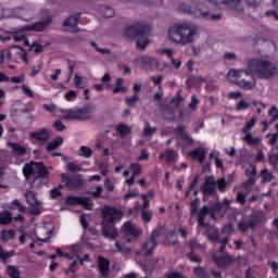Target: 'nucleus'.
Returning a JSON list of instances; mask_svg holds the SVG:
<instances>
[{
    "label": "nucleus",
    "mask_w": 278,
    "mask_h": 278,
    "mask_svg": "<svg viewBox=\"0 0 278 278\" xmlns=\"http://www.w3.org/2000/svg\"><path fill=\"white\" fill-rule=\"evenodd\" d=\"M199 25L192 22H182L168 29V38L174 45L186 47V45H192L199 39Z\"/></svg>",
    "instance_id": "obj_1"
},
{
    "label": "nucleus",
    "mask_w": 278,
    "mask_h": 278,
    "mask_svg": "<svg viewBox=\"0 0 278 278\" xmlns=\"http://www.w3.org/2000/svg\"><path fill=\"white\" fill-rule=\"evenodd\" d=\"M101 214L102 236L109 240H116V238H118V228H116V223H118L125 214L123 211L112 206H104Z\"/></svg>",
    "instance_id": "obj_2"
},
{
    "label": "nucleus",
    "mask_w": 278,
    "mask_h": 278,
    "mask_svg": "<svg viewBox=\"0 0 278 278\" xmlns=\"http://www.w3.org/2000/svg\"><path fill=\"white\" fill-rule=\"evenodd\" d=\"M23 175L25 179H29L31 175L35 177L30 184V188H42L49 184V169L45 167L42 162L35 163L30 162L23 167Z\"/></svg>",
    "instance_id": "obj_3"
},
{
    "label": "nucleus",
    "mask_w": 278,
    "mask_h": 278,
    "mask_svg": "<svg viewBox=\"0 0 278 278\" xmlns=\"http://www.w3.org/2000/svg\"><path fill=\"white\" fill-rule=\"evenodd\" d=\"M248 68L250 73L256 75L261 79H273L278 73L277 65L270 61L252 59L248 61Z\"/></svg>",
    "instance_id": "obj_4"
},
{
    "label": "nucleus",
    "mask_w": 278,
    "mask_h": 278,
    "mask_svg": "<svg viewBox=\"0 0 278 278\" xmlns=\"http://www.w3.org/2000/svg\"><path fill=\"white\" fill-rule=\"evenodd\" d=\"M94 105L87 104L81 109H70L64 111L62 115L63 121H78L80 123H86L93 118Z\"/></svg>",
    "instance_id": "obj_5"
},
{
    "label": "nucleus",
    "mask_w": 278,
    "mask_h": 278,
    "mask_svg": "<svg viewBox=\"0 0 278 278\" xmlns=\"http://www.w3.org/2000/svg\"><path fill=\"white\" fill-rule=\"evenodd\" d=\"M242 77H253V73L249 70V65L247 66V70H230L228 72V79L230 81H236L240 88H243L244 90H253L255 88V85Z\"/></svg>",
    "instance_id": "obj_6"
},
{
    "label": "nucleus",
    "mask_w": 278,
    "mask_h": 278,
    "mask_svg": "<svg viewBox=\"0 0 278 278\" xmlns=\"http://www.w3.org/2000/svg\"><path fill=\"white\" fill-rule=\"evenodd\" d=\"M147 31H149V27L140 22H137L125 28L124 36L126 38H130L131 40H137L142 38V36H147Z\"/></svg>",
    "instance_id": "obj_7"
},
{
    "label": "nucleus",
    "mask_w": 278,
    "mask_h": 278,
    "mask_svg": "<svg viewBox=\"0 0 278 278\" xmlns=\"http://www.w3.org/2000/svg\"><path fill=\"white\" fill-rule=\"evenodd\" d=\"M62 181L68 190H80L84 187V177L81 174H61Z\"/></svg>",
    "instance_id": "obj_8"
},
{
    "label": "nucleus",
    "mask_w": 278,
    "mask_h": 278,
    "mask_svg": "<svg viewBox=\"0 0 278 278\" xmlns=\"http://www.w3.org/2000/svg\"><path fill=\"white\" fill-rule=\"evenodd\" d=\"M66 205H81L85 210H92L94 202L88 197L70 195L65 200Z\"/></svg>",
    "instance_id": "obj_9"
},
{
    "label": "nucleus",
    "mask_w": 278,
    "mask_h": 278,
    "mask_svg": "<svg viewBox=\"0 0 278 278\" xmlns=\"http://www.w3.org/2000/svg\"><path fill=\"white\" fill-rule=\"evenodd\" d=\"M81 17L80 13H75L71 16H68L64 22H63V29L65 31H70L71 34H79V18Z\"/></svg>",
    "instance_id": "obj_10"
},
{
    "label": "nucleus",
    "mask_w": 278,
    "mask_h": 278,
    "mask_svg": "<svg viewBox=\"0 0 278 278\" xmlns=\"http://www.w3.org/2000/svg\"><path fill=\"white\" fill-rule=\"evenodd\" d=\"M24 197L26 203L30 205L29 212L34 216H38L42 210L40 208V201H38V198H36V193H34V191H27Z\"/></svg>",
    "instance_id": "obj_11"
},
{
    "label": "nucleus",
    "mask_w": 278,
    "mask_h": 278,
    "mask_svg": "<svg viewBox=\"0 0 278 278\" xmlns=\"http://www.w3.org/2000/svg\"><path fill=\"white\" fill-rule=\"evenodd\" d=\"M201 192L207 197L216 194V179L214 176H205L204 184L201 185Z\"/></svg>",
    "instance_id": "obj_12"
},
{
    "label": "nucleus",
    "mask_w": 278,
    "mask_h": 278,
    "mask_svg": "<svg viewBox=\"0 0 278 278\" xmlns=\"http://www.w3.org/2000/svg\"><path fill=\"white\" fill-rule=\"evenodd\" d=\"M49 25H51V17L48 16L33 25L23 26L21 31H45Z\"/></svg>",
    "instance_id": "obj_13"
},
{
    "label": "nucleus",
    "mask_w": 278,
    "mask_h": 278,
    "mask_svg": "<svg viewBox=\"0 0 278 278\" xmlns=\"http://www.w3.org/2000/svg\"><path fill=\"white\" fill-rule=\"evenodd\" d=\"M205 225L206 226H200V228H198V231L204 229L203 235L206 236L211 242H216L218 238H220V235L218 233V228L214 227L211 224Z\"/></svg>",
    "instance_id": "obj_14"
},
{
    "label": "nucleus",
    "mask_w": 278,
    "mask_h": 278,
    "mask_svg": "<svg viewBox=\"0 0 278 278\" xmlns=\"http://www.w3.org/2000/svg\"><path fill=\"white\" fill-rule=\"evenodd\" d=\"M208 1V3H213V5H218V4H224L227 5L228 8H230V10H236L237 12H244V10H242L240 8V3L242 0H206Z\"/></svg>",
    "instance_id": "obj_15"
},
{
    "label": "nucleus",
    "mask_w": 278,
    "mask_h": 278,
    "mask_svg": "<svg viewBox=\"0 0 278 278\" xmlns=\"http://www.w3.org/2000/svg\"><path fill=\"white\" fill-rule=\"evenodd\" d=\"M175 134L181 138L182 142H185L186 147H192L194 144V139L191 138L190 134L186 131V126L180 125L174 129Z\"/></svg>",
    "instance_id": "obj_16"
},
{
    "label": "nucleus",
    "mask_w": 278,
    "mask_h": 278,
    "mask_svg": "<svg viewBox=\"0 0 278 278\" xmlns=\"http://www.w3.org/2000/svg\"><path fill=\"white\" fill-rule=\"evenodd\" d=\"M195 18H205L206 21H220L223 18L222 13L211 14L210 11H203L202 9H195Z\"/></svg>",
    "instance_id": "obj_17"
},
{
    "label": "nucleus",
    "mask_w": 278,
    "mask_h": 278,
    "mask_svg": "<svg viewBox=\"0 0 278 278\" xmlns=\"http://www.w3.org/2000/svg\"><path fill=\"white\" fill-rule=\"evenodd\" d=\"M29 136L30 138H33V140H38L39 142H42V144L51 140V135L49 134V130H47V128H41L37 131H33L29 134Z\"/></svg>",
    "instance_id": "obj_18"
},
{
    "label": "nucleus",
    "mask_w": 278,
    "mask_h": 278,
    "mask_svg": "<svg viewBox=\"0 0 278 278\" xmlns=\"http://www.w3.org/2000/svg\"><path fill=\"white\" fill-rule=\"evenodd\" d=\"M157 248V241L149 238L141 247V253L144 257L153 255V251Z\"/></svg>",
    "instance_id": "obj_19"
},
{
    "label": "nucleus",
    "mask_w": 278,
    "mask_h": 278,
    "mask_svg": "<svg viewBox=\"0 0 278 278\" xmlns=\"http://www.w3.org/2000/svg\"><path fill=\"white\" fill-rule=\"evenodd\" d=\"M98 268L101 277H110V261L103 256H98Z\"/></svg>",
    "instance_id": "obj_20"
},
{
    "label": "nucleus",
    "mask_w": 278,
    "mask_h": 278,
    "mask_svg": "<svg viewBox=\"0 0 278 278\" xmlns=\"http://www.w3.org/2000/svg\"><path fill=\"white\" fill-rule=\"evenodd\" d=\"M213 260H214L216 266H218V268H225L233 262V257H231V255H229L228 253L223 254L220 256L214 255Z\"/></svg>",
    "instance_id": "obj_21"
},
{
    "label": "nucleus",
    "mask_w": 278,
    "mask_h": 278,
    "mask_svg": "<svg viewBox=\"0 0 278 278\" xmlns=\"http://www.w3.org/2000/svg\"><path fill=\"white\" fill-rule=\"evenodd\" d=\"M51 231L47 229V226H39L35 229V236L37 240L40 242H49V236H51Z\"/></svg>",
    "instance_id": "obj_22"
},
{
    "label": "nucleus",
    "mask_w": 278,
    "mask_h": 278,
    "mask_svg": "<svg viewBox=\"0 0 278 278\" xmlns=\"http://www.w3.org/2000/svg\"><path fill=\"white\" fill-rule=\"evenodd\" d=\"M129 169L132 172V175L126 180V184H128V186H134V184H136V177H140V175H142V166L137 163H131Z\"/></svg>",
    "instance_id": "obj_23"
},
{
    "label": "nucleus",
    "mask_w": 278,
    "mask_h": 278,
    "mask_svg": "<svg viewBox=\"0 0 278 278\" xmlns=\"http://www.w3.org/2000/svg\"><path fill=\"white\" fill-rule=\"evenodd\" d=\"M123 231L126 236H134V238H138V236H142V231L136 228V225L131 222H126L123 226Z\"/></svg>",
    "instance_id": "obj_24"
},
{
    "label": "nucleus",
    "mask_w": 278,
    "mask_h": 278,
    "mask_svg": "<svg viewBox=\"0 0 278 278\" xmlns=\"http://www.w3.org/2000/svg\"><path fill=\"white\" fill-rule=\"evenodd\" d=\"M9 149H11V153L13 155H16L17 157H23V155H25V153H27V149L23 146H21V143H16V142H8L7 143Z\"/></svg>",
    "instance_id": "obj_25"
},
{
    "label": "nucleus",
    "mask_w": 278,
    "mask_h": 278,
    "mask_svg": "<svg viewBox=\"0 0 278 278\" xmlns=\"http://www.w3.org/2000/svg\"><path fill=\"white\" fill-rule=\"evenodd\" d=\"M207 215H211L210 213V207H207V205H204L200 211H199V214H198V228L200 227H206V225L208 223H205V217Z\"/></svg>",
    "instance_id": "obj_26"
},
{
    "label": "nucleus",
    "mask_w": 278,
    "mask_h": 278,
    "mask_svg": "<svg viewBox=\"0 0 278 278\" xmlns=\"http://www.w3.org/2000/svg\"><path fill=\"white\" fill-rule=\"evenodd\" d=\"M250 220L253 223L254 227L261 225V223H266V213L263 211H254Z\"/></svg>",
    "instance_id": "obj_27"
},
{
    "label": "nucleus",
    "mask_w": 278,
    "mask_h": 278,
    "mask_svg": "<svg viewBox=\"0 0 278 278\" xmlns=\"http://www.w3.org/2000/svg\"><path fill=\"white\" fill-rule=\"evenodd\" d=\"M205 155H207V152L203 148H197L195 150H192L189 153V156L193 160H199L201 164L205 161Z\"/></svg>",
    "instance_id": "obj_28"
},
{
    "label": "nucleus",
    "mask_w": 278,
    "mask_h": 278,
    "mask_svg": "<svg viewBox=\"0 0 278 278\" xmlns=\"http://www.w3.org/2000/svg\"><path fill=\"white\" fill-rule=\"evenodd\" d=\"M177 157V152L173 149H167L164 153L160 154V160H166L167 164H173Z\"/></svg>",
    "instance_id": "obj_29"
},
{
    "label": "nucleus",
    "mask_w": 278,
    "mask_h": 278,
    "mask_svg": "<svg viewBox=\"0 0 278 278\" xmlns=\"http://www.w3.org/2000/svg\"><path fill=\"white\" fill-rule=\"evenodd\" d=\"M140 62L146 64V66H150V68H157L160 66V61L155 58H151L149 55H143L140 58Z\"/></svg>",
    "instance_id": "obj_30"
},
{
    "label": "nucleus",
    "mask_w": 278,
    "mask_h": 278,
    "mask_svg": "<svg viewBox=\"0 0 278 278\" xmlns=\"http://www.w3.org/2000/svg\"><path fill=\"white\" fill-rule=\"evenodd\" d=\"M255 226L254 224L251 222V219L249 220H240L238 223V229L239 231H241V233H247V231H249V229H253Z\"/></svg>",
    "instance_id": "obj_31"
},
{
    "label": "nucleus",
    "mask_w": 278,
    "mask_h": 278,
    "mask_svg": "<svg viewBox=\"0 0 278 278\" xmlns=\"http://www.w3.org/2000/svg\"><path fill=\"white\" fill-rule=\"evenodd\" d=\"M63 142H64V138H62V136H59L54 138L52 141H50L46 149L49 152L55 151V149H58V147H61Z\"/></svg>",
    "instance_id": "obj_32"
},
{
    "label": "nucleus",
    "mask_w": 278,
    "mask_h": 278,
    "mask_svg": "<svg viewBox=\"0 0 278 278\" xmlns=\"http://www.w3.org/2000/svg\"><path fill=\"white\" fill-rule=\"evenodd\" d=\"M116 131L122 138H127L128 134H131V128L125 124H118Z\"/></svg>",
    "instance_id": "obj_33"
},
{
    "label": "nucleus",
    "mask_w": 278,
    "mask_h": 278,
    "mask_svg": "<svg viewBox=\"0 0 278 278\" xmlns=\"http://www.w3.org/2000/svg\"><path fill=\"white\" fill-rule=\"evenodd\" d=\"M14 236H16V230H14V229L1 231L2 242H10V240H14Z\"/></svg>",
    "instance_id": "obj_34"
},
{
    "label": "nucleus",
    "mask_w": 278,
    "mask_h": 278,
    "mask_svg": "<svg viewBox=\"0 0 278 278\" xmlns=\"http://www.w3.org/2000/svg\"><path fill=\"white\" fill-rule=\"evenodd\" d=\"M12 223V212L3 211L0 213V225H10Z\"/></svg>",
    "instance_id": "obj_35"
},
{
    "label": "nucleus",
    "mask_w": 278,
    "mask_h": 278,
    "mask_svg": "<svg viewBox=\"0 0 278 278\" xmlns=\"http://www.w3.org/2000/svg\"><path fill=\"white\" fill-rule=\"evenodd\" d=\"M136 47L137 49H140V51H144V49L149 47V39H147V34L137 39Z\"/></svg>",
    "instance_id": "obj_36"
},
{
    "label": "nucleus",
    "mask_w": 278,
    "mask_h": 278,
    "mask_svg": "<svg viewBox=\"0 0 278 278\" xmlns=\"http://www.w3.org/2000/svg\"><path fill=\"white\" fill-rule=\"evenodd\" d=\"M178 10H180V12H184L185 14H193V16H194V12H197V9H194L192 4H188V3H180L178 5Z\"/></svg>",
    "instance_id": "obj_37"
},
{
    "label": "nucleus",
    "mask_w": 278,
    "mask_h": 278,
    "mask_svg": "<svg viewBox=\"0 0 278 278\" xmlns=\"http://www.w3.org/2000/svg\"><path fill=\"white\" fill-rule=\"evenodd\" d=\"M73 84L76 88H87L88 83L84 81V77H80L79 74H75Z\"/></svg>",
    "instance_id": "obj_38"
},
{
    "label": "nucleus",
    "mask_w": 278,
    "mask_h": 278,
    "mask_svg": "<svg viewBox=\"0 0 278 278\" xmlns=\"http://www.w3.org/2000/svg\"><path fill=\"white\" fill-rule=\"evenodd\" d=\"M222 210H223V204L222 203L212 204V206L210 208L211 218L216 220V214H220Z\"/></svg>",
    "instance_id": "obj_39"
},
{
    "label": "nucleus",
    "mask_w": 278,
    "mask_h": 278,
    "mask_svg": "<svg viewBox=\"0 0 278 278\" xmlns=\"http://www.w3.org/2000/svg\"><path fill=\"white\" fill-rule=\"evenodd\" d=\"M163 236H164V226L154 229L150 236V239L154 240V242H157V240H160V238H163Z\"/></svg>",
    "instance_id": "obj_40"
},
{
    "label": "nucleus",
    "mask_w": 278,
    "mask_h": 278,
    "mask_svg": "<svg viewBox=\"0 0 278 278\" xmlns=\"http://www.w3.org/2000/svg\"><path fill=\"white\" fill-rule=\"evenodd\" d=\"M78 155L80 157H85V160H89V157H92V149L89 147L83 146L78 152Z\"/></svg>",
    "instance_id": "obj_41"
},
{
    "label": "nucleus",
    "mask_w": 278,
    "mask_h": 278,
    "mask_svg": "<svg viewBox=\"0 0 278 278\" xmlns=\"http://www.w3.org/2000/svg\"><path fill=\"white\" fill-rule=\"evenodd\" d=\"M242 140L248 142V144H260V142H262L261 138H253L251 132H247Z\"/></svg>",
    "instance_id": "obj_42"
},
{
    "label": "nucleus",
    "mask_w": 278,
    "mask_h": 278,
    "mask_svg": "<svg viewBox=\"0 0 278 278\" xmlns=\"http://www.w3.org/2000/svg\"><path fill=\"white\" fill-rule=\"evenodd\" d=\"M153 134H157V127H151L149 122H146L144 129H143V136L148 138L149 136H153Z\"/></svg>",
    "instance_id": "obj_43"
},
{
    "label": "nucleus",
    "mask_w": 278,
    "mask_h": 278,
    "mask_svg": "<svg viewBox=\"0 0 278 278\" xmlns=\"http://www.w3.org/2000/svg\"><path fill=\"white\" fill-rule=\"evenodd\" d=\"M188 247H189V249H191L190 252H195L197 249H200V251H203V249H204V245L199 243V241H197V239H190L188 241Z\"/></svg>",
    "instance_id": "obj_44"
},
{
    "label": "nucleus",
    "mask_w": 278,
    "mask_h": 278,
    "mask_svg": "<svg viewBox=\"0 0 278 278\" xmlns=\"http://www.w3.org/2000/svg\"><path fill=\"white\" fill-rule=\"evenodd\" d=\"M193 273L194 275H197V277L210 278V275H207V270L202 266L194 267Z\"/></svg>",
    "instance_id": "obj_45"
},
{
    "label": "nucleus",
    "mask_w": 278,
    "mask_h": 278,
    "mask_svg": "<svg viewBox=\"0 0 278 278\" xmlns=\"http://www.w3.org/2000/svg\"><path fill=\"white\" fill-rule=\"evenodd\" d=\"M255 123H257V117H252L251 121L241 129L242 134H249V131L255 127Z\"/></svg>",
    "instance_id": "obj_46"
},
{
    "label": "nucleus",
    "mask_w": 278,
    "mask_h": 278,
    "mask_svg": "<svg viewBox=\"0 0 278 278\" xmlns=\"http://www.w3.org/2000/svg\"><path fill=\"white\" fill-rule=\"evenodd\" d=\"M101 14L104 18H112L114 16V9L112 7H102Z\"/></svg>",
    "instance_id": "obj_47"
},
{
    "label": "nucleus",
    "mask_w": 278,
    "mask_h": 278,
    "mask_svg": "<svg viewBox=\"0 0 278 278\" xmlns=\"http://www.w3.org/2000/svg\"><path fill=\"white\" fill-rule=\"evenodd\" d=\"M261 178L263 184H268L273 181V174L268 172V169H263L261 172Z\"/></svg>",
    "instance_id": "obj_48"
},
{
    "label": "nucleus",
    "mask_w": 278,
    "mask_h": 278,
    "mask_svg": "<svg viewBox=\"0 0 278 278\" xmlns=\"http://www.w3.org/2000/svg\"><path fill=\"white\" fill-rule=\"evenodd\" d=\"M268 116L271 117L269 121V125H273V123H276L278 121V109L277 106H271V109L268 111Z\"/></svg>",
    "instance_id": "obj_49"
},
{
    "label": "nucleus",
    "mask_w": 278,
    "mask_h": 278,
    "mask_svg": "<svg viewBox=\"0 0 278 278\" xmlns=\"http://www.w3.org/2000/svg\"><path fill=\"white\" fill-rule=\"evenodd\" d=\"M138 101H140V97H138V94H134L130 98H126L125 103L128 108H136V103H138Z\"/></svg>",
    "instance_id": "obj_50"
},
{
    "label": "nucleus",
    "mask_w": 278,
    "mask_h": 278,
    "mask_svg": "<svg viewBox=\"0 0 278 278\" xmlns=\"http://www.w3.org/2000/svg\"><path fill=\"white\" fill-rule=\"evenodd\" d=\"M218 188L219 192H225L227 190V180L225 178H219L215 180V188Z\"/></svg>",
    "instance_id": "obj_51"
},
{
    "label": "nucleus",
    "mask_w": 278,
    "mask_h": 278,
    "mask_svg": "<svg viewBox=\"0 0 278 278\" xmlns=\"http://www.w3.org/2000/svg\"><path fill=\"white\" fill-rule=\"evenodd\" d=\"M11 49H17L18 55L21 56L23 62L27 64L28 60H27V52L25 51V49H23L21 46H12Z\"/></svg>",
    "instance_id": "obj_52"
},
{
    "label": "nucleus",
    "mask_w": 278,
    "mask_h": 278,
    "mask_svg": "<svg viewBox=\"0 0 278 278\" xmlns=\"http://www.w3.org/2000/svg\"><path fill=\"white\" fill-rule=\"evenodd\" d=\"M8 275L11 278H21V271L15 266H9L8 267Z\"/></svg>",
    "instance_id": "obj_53"
},
{
    "label": "nucleus",
    "mask_w": 278,
    "mask_h": 278,
    "mask_svg": "<svg viewBox=\"0 0 278 278\" xmlns=\"http://www.w3.org/2000/svg\"><path fill=\"white\" fill-rule=\"evenodd\" d=\"M17 10L21 11L22 16H30L29 18L34 16V9H31L30 7H21Z\"/></svg>",
    "instance_id": "obj_54"
},
{
    "label": "nucleus",
    "mask_w": 278,
    "mask_h": 278,
    "mask_svg": "<svg viewBox=\"0 0 278 278\" xmlns=\"http://www.w3.org/2000/svg\"><path fill=\"white\" fill-rule=\"evenodd\" d=\"M5 60H12V52H10V49H5L0 54V64H3Z\"/></svg>",
    "instance_id": "obj_55"
},
{
    "label": "nucleus",
    "mask_w": 278,
    "mask_h": 278,
    "mask_svg": "<svg viewBox=\"0 0 278 278\" xmlns=\"http://www.w3.org/2000/svg\"><path fill=\"white\" fill-rule=\"evenodd\" d=\"M141 218L144 223H151V220L153 219V212L142 211L141 212Z\"/></svg>",
    "instance_id": "obj_56"
},
{
    "label": "nucleus",
    "mask_w": 278,
    "mask_h": 278,
    "mask_svg": "<svg viewBox=\"0 0 278 278\" xmlns=\"http://www.w3.org/2000/svg\"><path fill=\"white\" fill-rule=\"evenodd\" d=\"M187 257L189 262H192L193 264H201L202 260L198 255L194 254V252L187 253Z\"/></svg>",
    "instance_id": "obj_57"
},
{
    "label": "nucleus",
    "mask_w": 278,
    "mask_h": 278,
    "mask_svg": "<svg viewBox=\"0 0 278 278\" xmlns=\"http://www.w3.org/2000/svg\"><path fill=\"white\" fill-rule=\"evenodd\" d=\"M10 257H14V251L3 252V248L0 245V260H10Z\"/></svg>",
    "instance_id": "obj_58"
},
{
    "label": "nucleus",
    "mask_w": 278,
    "mask_h": 278,
    "mask_svg": "<svg viewBox=\"0 0 278 278\" xmlns=\"http://www.w3.org/2000/svg\"><path fill=\"white\" fill-rule=\"evenodd\" d=\"M180 92L181 91H178L176 97L174 99H172V103L174 105H176V108H179V105H181V103H184V97H181Z\"/></svg>",
    "instance_id": "obj_59"
},
{
    "label": "nucleus",
    "mask_w": 278,
    "mask_h": 278,
    "mask_svg": "<svg viewBox=\"0 0 278 278\" xmlns=\"http://www.w3.org/2000/svg\"><path fill=\"white\" fill-rule=\"evenodd\" d=\"M249 108H250V104H249L247 101L241 100V101H239V103L237 104L236 111H237V112H241V110H249Z\"/></svg>",
    "instance_id": "obj_60"
},
{
    "label": "nucleus",
    "mask_w": 278,
    "mask_h": 278,
    "mask_svg": "<svg viewBox=\"0 0 278 278\" xmlns=\"http://www.w3.org/2000/svg\"><path fill=\"white\" fill-rule=\"evenodd\" d=\"M266 138H269V144L270 147H275V144H277V140H278V132L275 134H267Z\"/></svg>",
    "instance_id": "obj_61"
},
{
    "label": "nucleus",
    "mask_w": 278,
    "mask_h": 278,
    "mask_svg": "<svg viewBox=\"0 0 278 278\" xmlns=\"http://www.w3.org/2000/svg\"><path fill=\"white\" fill-rule=\"evenodd\" d=\"M53 127L56 131H64L66 129V126L60 119H56L53 123Z\"/></svg>",
    "instance_id": "obj_62"
},
{
    "label": "nucleus",
    "mask_w": 278,
    "mask_h": 278,
    "mask_svg": "<svg viewBox=\"0 0 278 278\" xmlns=\"http://www.w3.org/2000/svg\"><path fill=\"white\" fill-rule=\"evenodd\" d=\"M197 105H199V98H197V96L193 94L191 97V102L189 103V108L194 112L197 110Z\"/></svg>",
    "instance_id": "obj_63"
},
{
    "label": "nucleus",
    "mask_w": 278,
    "mask_h": 278,
    "mask_svg": "<svg viewBox=\"0 0 278 278\" xmlns=\"http://www.w3.org/2000/svg\"><path fill=\"white\" fill-rule=\"evenodd\" d=\"M269 164H271V166H277L278 165V154H269Z\"/></svg>",
    "instance_id": "obj_64"
}]
</instances>
